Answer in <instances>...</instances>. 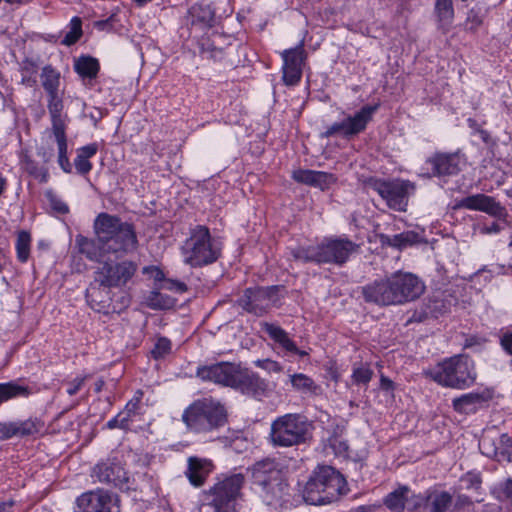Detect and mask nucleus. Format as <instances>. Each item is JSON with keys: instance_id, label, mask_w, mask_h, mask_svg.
<instances>
[{"instance_id": "9b49d317", "label": "nucleus", "mask_w": 512, "mask_h": 512, "mask_svg": "<svg viewBox=\"0 0 512 512\" xmlns=\"http://www.w3.org/2000/svg\"><path fill=\"white\" fill-rule=\"evenodd\" d=\"M245 478L241 473L225 477L217 482L211 489L212 505L217 512H229L234 510L235 502L241 495Z\"/></svg>"}, {"instance_id": "cd10ccee", "label": "nucleus", "mask_w": 512, "mask_h": 512, "mask_svg": "<svg viewBox=\"0 0 512 512\" xmlns=\"http://www.w3.org/2000/svg\"><path fill=\"white\" fill-rule=\"evenodd\" d=\"M453 501L452 495L447 491H432L425 497L424 509L426 512H448Z\"/></svg>"}, {"instance_id": "8fccbe9b", "label": "nucleus", "mask_w": 512, "mask_h": 512, "mask_svg": "<svg viewBox=\"0 0 512 512\" xmlns=\"http://www.w3.org/2000/svg\"><path fill=\"white\" fill-rule=\"evenodd\" d=\"M89 379V375L77 376L73 380L67 383L68 388L66 390L69 396L76 395L84 386L85 382Z\"/></svg>"}, {"instance_id": "7ed1b4c3", "label": "nucleus", "mask_w": 512, "mask_h": 512, "mask_svg": "<svg viewBox=\"0 0 512 512\" xmlns=\"http://www.w3.org/2000/svg\"><path fill=\"white\" fill-rule=\"evenodd\" d=\"M359 244L347 237H325L320 243L292 251L295 260L317 264L343 265L359 250Z\"/></svg>"}, {"instance_id": "09e8293b", "label": "nucleus", "mask_w": 512, "mask_h": 512, "mask_svg": "<svg viewBox=\"0 0 512 512\" xmlns=\"http://www.w3.org/2000/svg\"><path fill=\"white\" fill-rule=\"evenodd\" d=\"M18 437L16 421L0 422V440H8Z\"/></svg>"}, {"instance_id": "f3484780", "label": "nucleus", "mask_w": 512, "mask_h": 512, "mask_svg": "<svg viewBox=\"0 0 512 512\" xmlns=\"http://www.w3.org/2000/svg\"><path fill=\"white\" fill-rule=\"evenodd\" d=\"M240 367L229 362H221L197 369V376L203 381L234 388Z\"/></svg>"}, {"instance_id": "6ab92c4d", "label": "nucleus", "mask_w": 512, "mask_h": 512, "mask_svg": "<svg viewBox=\"0 0 512 512\" xmlns=\"http://www.w3.org/2000/svg\"><path fill=\"white\" fill-rule=\"evenodd\" d=\"M482 453L498 462L512 463V438L503 433L496 437L484 435L479 443Z\"/></svg>"}, {"instance_id": "473e14b6", "label": "nucleus", "mask_w": 512, "mask_h": 512, "mask_svg": "<svg viewBox=\"0 0 512 512\" xmlns=\"http://www.w3.org/2000/svg\"><path fill=\"white\" fill-rule=\"evenodd\" d=\"M29 394L28 386L20 385L14 381L0 383V405L11 399L28 397Z\"/></svg>"}, {"instance_id": "603ef678", "label": "nucleus", "mask_w": 512, "mask_h": 512, "mask_svg": "<svg viewBox=\"0 0 512 512\" xmlns=\"http://www.w3.org/2000/svg\"><path fill=\"white\" fill-rule=\"evenodd\" d=\"M74 165L77 173L81 175L88 174L92 169V163L87 158H83L81 155L77 154Z\"/></svg>"}, {"instance_id": "a19ab883", "label": "nucleus", "mask_w": 512, "mask_h": 512, "mask_svg": "<svg viewBox=\"0 0 512 512\" xmlns=\"http://www.w3.org/2000/svg\"><path fill=\"white\" fill-rule=\"evenodd\" d=\"M497 498L506 512H512V480L507 479L496 489Z\"/></svg>"}, {"instance_id": "13d9d810", "label": "nucleus", "mask_w": 512, "mask_h": 512, "mask_svg": "<svg viewBox=\"0 0 512 512\" xmlns=\"http://www.w3.org/2000/svg\"><path fill=\"white\" fill-rule=\"evenodd\" d=\"M50 203L52 208L59 213L64 214L69 211L67 204L61 201L60 199H57L56 197H51Z\"/></svg>"}, {"instance_id": "e2e57ef3", "label": "nucleus", "mask_w": 512, "mask_h": 512, "mask_svg": "<svg viewBox=\"0 0 512 512\" xmlns=\"http://www.w3.org/2000/svg\"><path fill=\"white\" fill-rule=\"evenodd\" d=\"M172 352V344L169 339L162 337V357Z\"/></svg>"}, {"instance_id": "6e6d98bb", "label": "nucleus", "mask_w": 512, "mask_h": 512, "mask_svg": "<svg viewBox=\"0 0 512 512\" xmlns=\"http://www.w3.org/2000/svg\"><path fill=\"white\" fill-rule=\"evenodd\" d=\"M97 151H98V145L96 143H91V144L81 147L78 150V154L81 155L83 158L90 159L97 153Z\"/></svg>"}, {"instance_id": "5701e85b", "label": "nucleus", "mask_w": 512, "mask_h": 512, "mask_svg": "<svg viewBox=\"0 0 512 512\" xmlns=\"http://www.w3.org/2000/svg\"><path fill=\"white\" fill-rule=\"evenodd\" d=\"M92 477L115 487H121L127 481L124 468L119 463L110 461L98 463L92 470Z\"/></svg>"}, {"instance_id": "79ce46f5", "label": "nucleus", "mask_w": 512, "mask_h": 512, "mask_svg": "<svg viewBox=\"0 0 512 512\" xmlns=\"http://www.w3.org/2000/svg\"><path fill=\"white\" fill-rule=\"evenodd\" d=\"M82 36V21L79 17H73L70 21V30L65 35L62 43L70 46L75 44Z\"/></svg>"}, {"instance_id": "ea45409f", "label": "nucleus", "mask_w": 512, "mask_h": 512, "mask_svg": "<svg viewBox=\"0 0 512 512\" xmlns=\"http://www.w3.org/2000/svg\"><path fill=\"white\" fill-rule=\"evenodd\" d=\"M60 75L51 67H44L42 72V85L48 95L58 94Z\"/></svg>"}, {"instance_id": "4d7b16f0", "label": "nucleus", "mask_w": 512, "mask_h": 512, "mask_svg": "<svg viewBox=\"0 0 512 512\" xmlns=\"http://www.w3.org/2000/svg\"><path fill=\"white\" fill-rule=\"evenodd\" d=\"M146 304L154 309L160 308V295L157 288L150 292V295L146 298Z\"/></svg>"}, {"instance_id": "a878e982", "label": "nucleus", "mask_w": 512, "mask_h": 512, "mask_svg": "<svg viewBox=\"0 0 512 512\" xmlns=\"http://www.w3.org/2000/svg\"><path fill=\"white\" fill-rule=\"evenodd\" d=\"M48 111L53 135L66 134V115L63 114V101L58 94L48 95Z\"/></svg>"}, {"instance_id": "37998d69", "label": "nucleus", "mask_w": 512, "mask_h": 512, "mask_svg": "<svg viewBox=\"0 0 512 512\" xmlns=\"http://www.w3.org/2000/svg\"><path fill=\"white\" fill-rule=\"evenodd\" d=\"M192 14L199 21L211 24L215 18V11L209 4L200 3L192 7Z\"/></svg>"}, {"instance_id": "864d4df0", "label": "nucleus", "mask_w": 512, "mask_h": 512, "mask_svg": "<svg viewBox=\"0 0 512 512\" xmlns=\"http://www.w3.org/2000/svg\"><path fill=\"white\" fill-rule=\"evenodd\" d=\"M255 365L268 372L280 373L282 371V366L277 361L271 359L257 360Z\"/></svg>"}, {"instance_id": "39448f33", "label": "nucleus", "mask_w": 512, "mask_h": 512, "mask_svg": "<svg viewBox=\"0 0 512 512\" xmlns=\"http://www.w3.org/2000/svg\"><path fill=\"white\" fill-rule=\"evenodd\" d=\"M227 410L220 401L211 397L190 404L182 414L186 426L198 433L214 431L227 423Z\"/></svg>"}, {"instance_id": "680f3d73", "label": "nucleus", "mask_w": 512, "mask_h": 512, "mask_svg": "<svg viewBox=\"0 0 512 512\" xmlns=\"http://www.w3.org/2000/svg\"><path fill=\"white\" fill-rule=\"evenodd\" d=\"M153 273L155 282L160 281V268L158 267H144L143 273Z\"/></svg>"}, {"instance_id": "f704fd0d", "label": "nucleus", "mask_w": 512, "mask_h": 512, "mask_svg": "<svg viewBox=\"0 0 512 512\" xmlns=\"http://www.w3.org/2000/svg\"><path fill=\"white\" fill-rule=\"evenodd\" d=\"M74 68L82 78L93 79L97 76L100 66L96 58L81 56L75 61Z\"/></svg>"}, {"instance_id": "69168bd1", "label": "nucleus", "mask_w": 512, "mask_h": 512, "mask_svg": "<svg viewBox=\"0 0 512 512\" xmlns=\"http://www.w3.org/2000/svg\"><path fill=\"white\" fill-rule=\"evenodd\" d=\"M13 505L14 501L12 500L0 502V512H10Z\"/></svg>"}, {"instance_id": "c9c22d12", "label": "nucleus", "mask_w": 512, "mask_h": 512, "mask_svg": "<svg viewBox=\"0 0 512 512\" xmlns=\"http://www.w3.org/2000/svg\"><path fill=\"white\" fill-rule=\"evenodd\" d=\"M18 437H27L40 434L44 431L45 424L38 417H30L26 420L16 421Z\"/></svg>"}, {"instance_id": "49530a36", "label": "nucleus", "mask_w": 512, "mask_h": 512, "mask_svg": "<svg viewBox=\"0 0 512 512\" xmlns=\"http://www.w3.org/2000/svg\"><path fill=\"white\" fill-rule=\"evenodd\" d=\"M452 508L448 512H472L473 502L468 496L459 495L455 502H452Z\"/></svg>"}, {"instance_id": "3c124183", "label": "nucleus", "mask_w": 512, "mask_h": 512, "mask_svg": "<svg viewBox=\"0 0 512 512\" xmlns=\"http://www.w3.org/2000/svg\"><path fill=\"white\" fill-rule=\"evenodd\" d=\"M499 344L506 354L512 356V329L502 331L499 336Z\"/></svg>"}, {"instance_id": "4468645a", "label": "nucleus", "mask_w": 512, "mask_h": 512, "mask_svg": "<svg viewBox=\"0 0 512 512\" xmlns=\"http://www.w3.org/2000/svg\"><path fill=\"white\" fill-rule=\"evenodd\" d=\"M75 512H120L118 497L103 489L82 493L76 499Z\"/></svg>"}, {"instance_id": "2f4dec72", "label": "nucleus", "mask_w": 512, "mask_h": 512, "mask_svg": "<svg viewBox=\"0 0 512 512\" xmlns=\"http://www.w3.org/2000/svg\"><path fill=\"white\" fill-rule=\"evenodd\" d=\"M379 240L383 246L401 250L416 243L417 234L413 231H406L393 236L381 234Z\"/></svg>"}, {"instance_id": "bb28decb", "label": "nucleus", "mask_w": 512, "mask_h": 512, "mask_svg": "<svg viewBox=\"0 0 512 512\" xmlns=\"http://www.w3.org/2000/svg\"><path fill=\"white\" fill-rule=\"evenodd\" d=\"M490 397L485 393H467L460 397L454 398L452 405L455 411L464 414L475 413Z\"/></svg>"}, {"instance_id": "4c0bfd02", "label": "nucleus", "mask_w": 512, "mask_h": 512, "mask_svg": "<svg viewBox=\"0 0 512 512\" xmlns=\"http://www.w3.org/2000/svg\"><path fill=\"white\" fill-rule=\"evenodd\" d=\"M21 164L23 170L40 183H46L48 181L49 173L45 166L39 165L38 162L28 156L22 159Z\"/></svg>"}, {"instance_id": "7c9ffc66", "label": "nucleus", "mask_w": 512, "mask_h": 512, "mask_svg": "<svg viewBox=\"0 0 512 512\" xmlns=\"http://www.w3.org/2000/svg\"><path fill=\"white\" fill-rule=\"evenodd\" d=\"M262 327L269 337L278 343L285 351H297L295 342L290 339L288 333L284 329L267 322L263 323Z\"/></svg>"}, {"instance_id": "ddd939ff", "label": "nucleus", "mask_w": 512, "mask_h": 512, "mask_svg": "<svg viewBox=\"0 0 512 512\" xmlns=\"http://www.w3.org/2000/svg\"><path fill=\"white\" fill-rule=\"evenodd\" d=\"M136 270V265L131 261L103 262L95 271V282L106 288L119 287L125 285Z\"/></svg>"}, {"instance_id": "c85d7f7f", "label": "nucleus", "mask_w": 512, "mask_h": 512, "mask_svg": "<svg viewBox=\"0 0 512 512\" xmlns=\"http://www.w3.org/2000/svg\"><path fill=\"white\" fill-rule=\"evenodd\" d=\"M290 383L295 391L308 396H318L322 393L321 386L304 373L291 374Z\"/></svg>"}, {"instance_id": "72a5a7b5", "label": "nucleus", "mask_w": 512, "mask_h": 512, "mask_svg": "<svg viewBox=\"0 0 512 512\" xmlns=\"http://www.w3.org/2000/svg\"><path fill=\"white\" fill-rule=\"evenodd\" d=\"M409 491L408 486L398 487L384 498V505L391 511L402 512L405 508Z\"/></svg>"}, {"instance_id": "c03bdc74", "label": "nucleus", "mask_w": 512, "mask_h": 512, "mask_svg": "<svg viewBox=\"0 0 512 512\" xmlns=\"http://www.w3.org/2000/svg\"><path fill=\"white\" fill-rule=\"evenodd\" d=\"M162 290H168L175 294H183L188 290L185 282L168 278L162 273Z\"/></svg>"}, {"instance_id": "a18cd8bd", "label": "nucleus", "mask_w": 512, "mask_h": 512, "mask_svg": "<svg viewBox=\"0 0 512 512\" xmlns=\"http://www.w3.org/2000/svg\"><path fill=\"white\" fill-rule=\"evenodd\" d=\"M373 371L367 365L354 368L352 378L356 384H368L372 379Z\"/></svg>"}, {"instance_id": "f03ea898", "label": "nucleus", "mask_w": 512, "mask_h": 512, "mask_svg": "<svg viewBox=\"0 0 512 512\" xmlns=\"http://www.w3.org/2000/svg\"><path fill=\"white\" fill-rule=\"evenodd\" d=\"M424 291L425 285L416 275L402 271L375 279L362 287L365 301L379 306L405 304L419 298Z\"/></svg>"}, {"instance_id": "a211bd4d", "label": "nucleus", "mask_w": 512, "mask_h": 512, "mask_svg": "<svg viewBox=\"0 0 512 512\" xmlns=\"http://www.w3.org/2000/svg\"><path fill=\"white\" fill-rule=\"evenodd\" d=\"M251 475L253 484L261 487L263 491L272 492L279 484L281 470L274 459H264L253 465Z\"/></svg>"}, {"instance_id": "0e129e2a", "label": "nucleus", "mask_w": 512, "mask_h": 512, "mask_svg": "<svg viewBox=\"0 0 512 512\" xmlns=\"http://www.w3.org/2000/svg\"><path fill=\"white\" fill-rule=\"evenodd\" d=\"M380 386L384 390H391L393 389V382L389 378L381 376Z\"/></svg>"}, {"instance_id": "5fc2aeb1", "label": "nucleus", "mask_w": 512, "mask_h": 512, "mask_svg": "<svg viewBox=\"0 0 512 512\" xmlns=\"http://www.w3.org/2000/svg\"><path fill=\"white\" fill-rule=\"evenodd\" d=\"M330 445L338 455H346L349 449L347 442L337 437L331 439Z\"/></svg>"}, {"instance_id": "dca6fc26", "label": "nucleus", "mask_w": 512, "mask_h": 512, "mask_svg": "<svg viewBox=\"0 0 512 512\" xmlns=\"http://www.w3.org/2000/svg\"><path fill=\"white\" fill-rule=\"evenodd\" d=\"M462 208L484 212L498 219H504L507 216V211L500 202L496 201L494 197L482 193L470 195L457 200L453 209L457 210Z\"/></svg>"}, {"instance_id": "0eeeda50", "label": "nucleus", "mask_w": 512, "mask_h": 512, "mask_svg": "<svg viewBox=\"0 0 512 512\" xmlns=\"http://www.w3.org/2000/svg\"><path fill=\"white\" fill-rule=\"evenodd\" d=\"M181 251L184 263L201 267L215 262L220 256L221 247L213 240L206 226L196 225L190 229Z\"/></svg>"}, {"instance_id": "20e7f679", "label": "nucleus", "mask_w": 512, "mask_h": 512, "mask_svg": "<svg viewBox=\"0 0 512 512\" xmlns=\"http://www.w3.org/2000/svg\"><path fill=\"white\" fill-rule=\"evenodd\" d=\"M346 492V480L331 466H319L303 489L305 502L312 505L331 503Z\"/></svg>"}, {"instance_id": "052dcab7", "label": "nucleus", "mask_w": 512, "mask_h": 512, "mask_svg": "<svg viewBox=\"0 0 512 512\" xmlns=\"http://www.w3.org/2000/svg\"><path fill=\"white\" fill-rule=\"evenodd\" d=\"M175 304H176V300L174 298L164 297V295L162 294V304H161L162 310L173 308L175 306Z\"/></svg>"}, {"instance_id": "aec40b11", "label": "nucleus", "mask_w": 512, "mask_h": 512, "mask_svg": "<svg viewBox=\"0 0 512 512\" xmlns=\"http://www.w3.org/2000/svg\"><path fill=\"white\" fill-rule=\"evenodd\" d=\"M143 393L137 391L134 397L128 401L122 411H120L114 418L106 423L108 429L119 428L122 430H129L135 422L139 421L143 414L141 398Z\"/></svg>"}, {"instance_id": "423d86ee", "label": "nucleus", "mask_w": 512, "mask_h": 512, "mask_svg": "<svg viewBox=\"0 0 512 512\" xmlns=\"http://www.w3.org/2000/svg\"><path fill=\"white\" fill-rule=\"evenodd\" d=\"M424 374L438 384L455 389H465L475 381L473 363L468 356L456 355L445 359Z\"/></svg>"}, {"instance_id": "e433bc0d", "label": "nucleus", "mask_w": 512, "mask_h": 512, "mask_svg": "<svg viewBox=\"0 0 512 512\" xmlns=\"http://www.w3.org/2000/svg\"><path fill=\"white\" fill-rule=\"evenodd\" d=\"M32 237L28 231L21 230L17 233L15 249L17 259L21 263H26L30 257Z\"/></svg>"}, {"instance_id": "2eb2a0df", "label": "nucleus", "mask_w": 512, "mask_h": 512, "mask_svg": "<svg viewBox=\"0 0 512 512\" xmlns=\"http://www.w3.org/2000/svg\"><path fill=\"white\" fill-rule=\"evenodd\" d=\"M306 57L304 40H301L296 47L281 52L282 79L285 85L294 86L300 82Z\"/></svg>"}, {"instance_id": "c756f323", "label": "nucleus", "mask_w": 512, "mask_h": 512, "mask_svg": "<svg viewBox=\"0 0 512 512\" xmlns=\"http://www.w3.org/2000/svg\"><path fill=\"white\" fill-rule=\"evenodd\" d=\"M434 10L438 28L447 33L454 19L453 0H436Z\"/></svg>"}, {"instance_id": "412c9836", "label": "nucleus", "mask_w": 512, "mask_h": 512, "mask_svg": "<svg viewBox=\"0 0 512 512\" xmlns=\"http://www.w3.org/2000/svg\"><path fill=\"white\" fill-rule=\"evenodd\" d=\"M234 388L258 399L266 396L269 392L266 380L260 378L254 372L242 370L241 368L239 369Z\"/></svg>"}, {"instance_id": "f8f14e48", "label": "nucleus", "mask_w": 512, "mask_h": 512, "mask_svg": "<svg viewBox=\"0 0 512 512\" xmlns=\"http://www.w3.org/2000/svg\"><path fill=\"white\" fill-rule=\"evenodd\" d=\"M281 286L247 288L238 299V304L248 313L262 316L279 301Z\"/></svg>"}, {"instance_id": "bf43d9fd", "label": "nucleus", "mask_w": 512, "mask_h": 512, "mask_svg": "<svg viewBox=\"0 0 512 512\" xmlns=\"http://www.w3.org/2000/svg\"><path fill=\"white\" fill-rule=\"evenodd\" d=\"M500 230V225L496 222H493L491 225L484 226L482 228V232L486 234L498 233Z\"/></svg>"}, {"instance_id": "6e6552de", "label": "nucleus", "mask_w": 512, "mask_h": 512, "mask_svg": "<svg viewBox=\"0 0 512 512\" xmlns=\"http://www.w3.org/2000/svg\"><path fill=\"white\" fill-rule=\"evenodd\" d=\"M312 424L297 413L277 417L271 424L270 441L274 446L292 447L306 443L311 438Z\"/></svg>"}, {"instance_id": "4be33fe9", "label": "nucleus", "mask_w": 512, "mask_h": 512, "mask_svg": "<svg viewBox=\"0 0 512 512\" xmlns=\"http://www.w3.org/2000/svg\"><path fill=\"white\" fill-rule=\"evenodd\" d=\"M213 470L214 464L210 459L190 456L187 459V468L184 474L189 483L198 488L205 484Z\"/></svg>"}, {"instance_id": "58836bf2", "label": "nucleus", "mask_w": 512, "mask_h": 512, "mask_svg": "<svg viewBox=\"0 0 512 512\" xmlns=\"http://www.w3.org/2000/svg\"><path fill=\"white\" fill-rule=\"evenodd\" d=\"M58 146V164L65 173L72 172V165L67 155V137L66 134L54 135Z\"/></svg>"}, {"instance_id": "393cba45", "label": "nucleus", "mask_w": 512, "mask_h": 512, "mask_svg": "<svg viewBox=\"0 0 512 512\" xmlns=\"http://www.w3.org/2000/svg\"><path fill=\"white\" fill-rule=\"evenodd\" d=\"M292 178L298 183L317 187L321 190L328 189L329 186L336 181L335 176L331 173L308 169H298L293 171Z\"/></svg>"}, {"instance_id": "de8ad7c7", "label": "nucleus", "mask_w": 512, "mask_h": 512, "mask_svg": "<svg viewBox=\"0 0 512 512\" xmlns=\"http://www.w3.org/2000/svg\"><path fill=\"white\" fill-rule=\"evenodd\" d=\"M482 23L483 19L479 11L475 9L469 10L465 21V29L469 31H476Z\"/></svg>"}, {"instance_id": "774afa93", "label": "nucleus", "mask_w": 512, "mask_h": 512, "mask_svg": "<svg viewBox=\"0 0 512 512\" xmlns=\"http://www.w3.org/2000/svg\"><path fill=\"white\" fill-rule=\"evenodd\" d=\"M375 506H359L356 509H354L352 512H373L375 509Z\"/></svg>"}, {"instance_id": "1a4fd4ad", "label": "nucleus", "mask_w": 512, "mask_h": 512, "mask_svg": "<svg viewBox=\"0 0 512 512\" xmlns=\"http://www.w3.org/2000/svg\"><path fill=\"white\" fill-rule=\"evenodd\" d=\"M366 183L380 195L390 209L400 212L406 211L409 196L415 191L414 183L402 179L369 178Z\"/></svg>"}, {"instance_id": "9d476101", "label": "nucleus", "mask_w": 512, "mask_h": 512, "mask_svg": "<svg viewBox=\"0 0 512 512\" xmlns=\"http://www.w3.org/2000/svg\"><path fill=\"white\" fill-rule=\"evenodd\" d=\"M377 109V104L363 106L353 116H348L340 122H335L329 125L326 130L322 132L321 137L331 138L334 136H341L343 138L350 139L362 133L366 129Z\"/></svg>"}, {"instance_id": "f257e3e1", "label": "nucleus", "mask_w": 512, "mask_h": 512, "mask_svg": "<svg viewBox=\"0 0 512 512\" xmlns=\"http://www.w3.org/2000/svg\"><path fill=\"white\" fill-rule=\"evenodd\" d=\"M96 239L76 237L79 252L91 261L100 262L105 256L122 258L136 249L137 237L132 224L119 217L100 213L94 221Z\"/></svg>"}, {"instance_id": "338daca9", "label": "nucleus", "mask_w": 512, "mask_h": 512, "mask_svg": "<svg viewBox=\"0 0 512 512\" xmlns=\"http://www.w3.org/2000/svg\"><path fill=\"white\" fill-rule=\"evenodd\" d=\"M151 355L156 361L160 358V339L155 342L154 349L151 351Z\"/></svg>"}, {"instance_id": "b1692460", "label": "nucleus", "mask_w": 512, "mask_h": 512, "mask_svg": "<svg viewBox=\"0 0 512 512\" xmlns=\"http://www.w3.org/2000/svg\"><path fill=\"white\" fill-rule=\"evenodd\" d=\"M460 157L457 153H436L427 160L433 176L455 175L460 171Z\"/></svg>"}]
</instances>
